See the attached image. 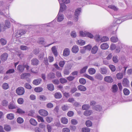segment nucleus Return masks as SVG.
Returning a JSON list of instances; mask_svg holds the SVG:
<instances>
[{
    "label": "nucleus",
    "mask_w": 132,
    "mask_h": 132,
    "mask_svg": "<svg viewBox=\"0 0 132 132\" xmlns=\"http://www.w3.org/2000/svg\"><path fill=\"white\" fill-rule=\"evenodd\" d=\"M30 74L27 73H24L21 76V78L22 79H26L27 81L28 82L30 81V79L29 78L30 76Z\"/></svg>",
    "instance_id": "1"
},
{
    "label": "nucleus",
    "mask_w": 132,
    "mask_h": 132,
    "mask_svg": "<svg viewBox=\"0 0 132 132\" xmlns=\"http://www.w3.org/2000/svg\"><path fill=\"white\" fill-rule=\"evenodd\" d=\"M16 91L17 94L19 95H23L25 92L24 88L22 87H20L18 88Z\"/></svg>",
    "instance_id": "2"
},
{
    "label": "nucleus",
    "mask_w": 132,
    "mask_h": 132,
    "mask_svg": "<svg viewBox=\"0 0 132 132\" xmlns=\"http://www.w3.org/2000/svg\"><path fill=\"white\" fill-rule=\"evenodd\" d=\"M81 9L79 8L76 9L75 12V18L74 19L76 21H77L78 19V16L81 12Z\"/></svg>",
    "instance_id": "3"
},
{
    "label": "nucleus",
    "mask_w": 132,
    "mask_h": 132,
    "mask_svg": "<svg viewBox=\"0 0 132 132\" xmlns=\"http://www.w3.org/2000/svg\"><path fill=\"white\" fill-rule=\"evenodd\" d=\"M122 84L123 86L128 87L129 85V82L127 78H125L123 79Z\"/></svg>",
    "instance_id": "4"
},
{
    "label": "nucleus",
    "mask_w": 132,
    "mask_h": 132,
    "mask_svg": "<svg viewBox=\"0 0 132 132\" xmlns=\"http://www.w3.org/2000/svg\"><path fill=\"white\" fill-rule=\"evenodd\" d=\"M60 9L59 12L61 13L67 9V6L64 4H60Z\"/></svg>",
    "instance_id": "5"
},
{
    "label": "nucleus",
    "mask_w": 132,
    "mask_h": 132,
    "mask_svg": "<svg viewBox=\"0 0 132 132\" xmlns=\"http://www.w3.org/2000/svg\"><path fill=\"white\" fill-rule=\"evenodd\" d=\"M79 36L82 37H88L90 38H93V35L92 34H80Z\"/></svg>",
    "instance_id": "6"
},
{
    "label": "nucleus",
    "mask_w": 132,
    "mask_h": 132,
    "mask_svg": "<svg viewBox=\"0 0 132 132\" xmlns=\"http://www.w3.org/2000/svg\"><path fill=\"white\" fill-rule=\"evenodd\" d=\"M17 106L13 102H11L8 106V108L10 109H16Z\"/></svg>",
    "instance_id": "7"
},
{
    "label": "nucleus",
    "mask_w": 132,
    "mask_h": 132,
    "mask_svg": "<svg viewBox=\"0 0 132 132\" xmlns=\"http://www.w3.org/2000/svg\"><path fill=\"white\" fill-rule=\"evenodd\" d=\"M95 78L99 80H102L103 79L102 75L100 73H96L95 76Z\"/></svg>",
    "instance_id": "8"
},
{
    "label": "nucleus",
    "mask_w": 132,
    "mask_h": 132,
    "mask_svg": "<svg viewBox=\"0 0 132 132\" xmlns=\"http://www.w3.org/2000/svg\"><path fill=\"white\" fill-rule=\"evenodd\" d=\"M39 112L40 115L43 116H46L48 114V113L46 111L43 109L40 110Z\"/></svg>",
    "instance_id": "9"
},
{
    "label": "nucleus",
    "mask_w": 132,
    "mask_h": 132,
    "mask_svg": "<svg viewBox=\"0 0 132 132\" xmlns=\"http://www.w3.org/2000/svg\"><path fill=\"white\" fill-rule=\"evenodd\" d=\"M105 81L109 83H111L113 81V79L110 76H106L104 78Z\"/></svg>",
    "instance_id": "10"
},
{
    "label": "nucleus",
    "mask_w": 132,
    "mask_h": 132,
    "mask_svg": "<svg viewBox=\"0 0 132 132\" xmlns=\"http://www.w3.org/2000/svg\"><path fill=\"white\" fill-rule=\"evenodd\" d=\"M70 53L69 49L68 48H66L64 50L63 55L65 56H67L69 55Z\"/></svg>",
    "instance_id": "11"
},
{
    "label": "nucleus",
    "mask_w": 132,
    "mask_h": 132,
    "mask_svg": "<svg viewBox=\"0 0 132 132\" xmlns=\"http://www.w3.org/2000/svg\"><path fill=\"white\" fill-rule=\"evenodd\" d=\"M70 66H69L67 67L64 71V73L65 75H68L70 73V70L71 69Z\"/></svg>",
    "instance_id": "12"
},
{
    "label": "nucleus",
    "mask_w": 132,
    "mask_h": 132,
    "mask_svg": "<svg viewBox=\"0 0 132 132\" xmlns=\"http://www.w3.org/2000/svg\"><path fill=\"white\" fill-rule=\"evenodd\" d=\"M92 109L97 111H100L102 110V107L99 105H97L92 107Z\"/></svg>",
    "instance_id": "13"
},
{
    "label": "nucleus",
    "mask_w": 132,
    "mask_h": 132,
    "mask_svg": "<svg viewBox=\"0 0 132 132\" xmlns=\"http://www.w3.org/2000/svg\"><path fill=\"white\" fill-rule=\"evenodd\" d=\"M71 51L74 53H76L79 51V48L78 46L77 45L73 46L72 48Z\"/></svg>",
    "instance_id": "14"
},
{
    "label": "nucleus",
    "mask_w": 132,
    "mask_h": 132,
    "mask_svg": "<svg viewBox=\"0 0 132 132\" xmlns=\"http://www.w3.org/2000/svg\"><path fill=\"white\" fill-rule=\"evenodd\" d=\"M25 67L24 65L20 64L17 67V70L19 71L22 72L24 70Z\"/></svg>",
    "instance_id": "15"
},
{
    "label": "nucleus",
    "mask_w": 132,
    "mask_h": 132,
    "mask_svg": "<svg viewBox=\"0 0 132 132\" xmlns=\"http://www.w3.org/2000/svg\"><path fill=\"white\" fill-rule=\"evenodd\" d=\"M51 50L54 56L56 57L57 56V52L56 47H53L51 48Z\"/></svg>",
    "instance_id": "16"
},
{
    "label": "nucleus",
    "mask_w": 132,
    "mask_h": 132,
    "mask_svg": "<svg viewBox=\"0 0 132 132\" xmlns=\"http://www.w3.org/2000/svg\"><path fill=\"white\" fill-rule=\"evenodd\" d=\"M100 72L102 74H106L107 73V69L105 67H103L100 68Z\"/></svg>",
    "instance_id": "17"
},
{
    "label": "nucleus",
    "mask_w": 132,
    "mask_h": 132,
    "mask_svg": "<svg viewBox=\"0 0 132 132\" xmlns=\"http://www.w3.org/2000/svg\"><path fill=\"white\" fill-rule=\"evenodd\" d=\"M7 54L6 53H5L1 55V59L3 61H5L7 60Z\"/></svg>",
    "instance_id": "18"
},
{
    "label": "nucleus",
    "mask_w": 132,
    "mask_h": 132,
    "mask_svg": "<svg viewBox=\"0 0 132 132\" xmlns=\"http://www.w3.org/2000/svg\"><path fill=\"white\" fill-rule=\"evenodd\" d=\"M64 19L63 16V15L60 14V13H59L57 15V21L60 22L62 21Z\"/></svg>",
    "instance_id": "19"
},
{
    "label": "nucleus",
    "mask_w": 132,
    "mask_h": 132,
    "mask_svg": "<svg viewBox=\"0 0 132 132\" xmlns=\"http://www.w3.org/2000/svg\"><path fill=\"white\" fill-rule=\"evenodd\" d=\"M42 81V79L40 78L35 79L33 81V84L35 85H37L40 84Z\"/></svg>",
    "instance_id": "20"
},
{
    "label": "nucleus",
    "mask_w": 132,
    "mask_h": 132,
    "mask_svg": "<svg viewBox=\"0 0 132 132\" xmlns=\"http://www.w3.org/2000/svg\"><path fill=\"white\" fill-rule=\"evenodd\" d=\"M78 89L81 91H85L86 90V88L84 86L80 85L77 86Z\"/></svg>",
    "instance_id": "21"
},
{
    "label": "nucleus",
    "mask_w": 132,
    "mask_h": 132,
    "mask_svg": "<svg viewBox=\"0 0 132 132\" xmlns=\"http://www.w3.org/2000/svg\"><path fill=\"white\" fill-rule=\"evenodd\" d=\"M109 47L108 45L106 43H103L101 45V48L103 50H106Z\"/></svg>",
    "instance_id": "22"
},
{
    "label": "nucleus",
    "mask_w": 132,
    "mask_h": 132,
    "mask_svg": "<svg viewBox=\"0 0 132 132\" xmlns=\"http://www.w3.org/2000/svg\"><path fill=\"white\" fill-rule=\"evenodd\" d=\"M92 113V110H87L84 112V114L86 116H90Z\"/></svg>",
    "instance_id": "23"
},
{
    "label": "nucleus",
    "mask_w": 132,
    "mask_h": 132,
    "mask_svg": "<svg viewBox=\"0 0 132 132\" xmlns=\"http://www.w3.org/2000/svg\"><path fill=\"white\" fill-rule=\"evenodd\" d=\"M31 63L33 65H37L39 63L38 60L36 58L34 59H32L31 60Z\"/></svg>",
    "instance_id": "24"
},
{
    "label": "nucleus",
    "mask_w": 132,
    "mask_h": 132,
    "mask_svg": "<svg viewBox=\"0 0 132 132\" xmlns=\"http://www.w3.org/2000/svg\"><path fill=\"white\" fill-rule=\"evenodd\" d=\"M94 35H93L94 36V39L96 42H99L100 41V36L98 34H94Z\"/></svg>",
    "instance_id": "25"
},
{
    "label": "nucleus",
    "mask_w": 132,
    "mask_h": 132,
    "mask_svg": "<svg viewBox=\"0 0 132 132\" xmlns=\"http://www.w3.org/2000/svg\"><path fill=\"white\" fill-rule=\"evenodd\" d=\"M88 72L91 75L94 74L96 72L95 69L93 68H90L88 70Z\"/></svg>",
    "instance_id": "26"
},
{
    "label": "nucleus",
    "mask_w": 132,
    "mask_h": 132,
    "mask_svg": "<svg viewBox=\"0 0 132 132\" xmlns=\"http://www.w3.org/2000/svg\"><path fill=\"white\" fill-rule=\"evenodd\" d=\"M29 122L32 125L36 126L37 124V122L34 119L31 118L29 120Z\"/></svg>",
    "instance_id": "27"
},
{
    "label": "nucleus",
    "mask_w": 132,
    "mask_h": 132,
    "mask_svg": "<svg viewBox=\"0 0 132 132\" xmlns=\"http://www.w3.org/2000/svg\"><path fill=\"white\" fill-rule=\"evenodd\" d=\"M110 9L113 10L115 11H117L118 10V8L116 6L113 5H110L108 6Z\"/></svg>",
    "instance_id": "28"
},
{
    "label": "nucleus",
    "mask_w": 132,
    "mask_h": 132,
    "mask_svg": "<svg viewBox=\"0 0 132 132\" xmlns=\"http://www.w3.org/2000/svg\"><path fill=\"white\" fill-rule=\"evenodd\" d=\"M61 122L64 124H67L68 122V119L65 117H62L61 119Z\"/></svg>",
    "instance_id": "29"
},
{
    "label": "nucleus",
    "mask_w": 132,
    "mask_h": 132,
    "mask_svg": "<svg viewBox=\"0 0 132 132\" xmlns=\"http://www.w3.org/2000/svg\"><path fill=\"white\" fill-rule=\"evenodd\" d=\"M109 40L108 37L107 36H104L100 39V41L102 42H105L108 41Z\"/></svg>",
    "instance_id": "30"
},
{
    "label": "nucleus",
    "mask_w": 132,
    "mask_h": 132,
    "mask_svg": "<svg viewBox=\"0 0 132 132\" xmlns=\"http://www.w3.org/2000/svg\"><path fill=\"white\" fill-rule=\"evenodd\" d=\"M54 97L56 98L59 99L62 97V96L60 93L56 92L54 94Z\"/></svg>",
    "instance_id": "31"
},
{
    "label": "nucleus",
    "mask_w": 132,
    "mask_h": 132,
    "mask_svg": "<svg viewBox=\"0 0 132 132\" xmlns=\"http://www.w3.org/2000/svg\"><path fill=\"white\" fill-rule=\"evenodd\" d=\"M98 48L97 46H95L93 47L91 50L92 53L93 54H95L96 53Z\"/></svg>",
    "instance_id": "32"
},
{
    "label": "nucleus",
    "mask_w": 132,
    "mask_h": 132,
    "mask_svg": "<svg viewBox=\"0 0 132 132\" xmlns=\"http://www.w3.org/2000/svg\"><path fill=\"white\" fill-rule=\"evenodd\" d=\"M85 43L84 40H78L77 44L80 46H82L84 45Z\"/></svg>",
    "instance_id": "33"
},
{
    "label": "nucleus",
    "mask_w": 132,
    "mask_h": 132,
    "mask_svg": "<svg viewBox=\"0 0 132 132\" xmlns=\"http://www.w3.org/2000/svg\"><path fill=\"white\" fill-rule=\"evenodd\" d=\"M111 42L113 43H116L118 42V39L116 36H113L110 39Z\"/></svg>",
    "instance_id": "34"
},
{
    "label": "nucleus",
    "mask_w": 132,
    "mask_h": 132,
    "mask_svg": "<svg viewBox=\"0 0 132 132\" xmlns=\"http://www.w3.org/2000/svg\"><path fill=\"white\" fill-rule=\"evenodd\" d=\"M84 76L92 81H93L94 80V79L92 77L87 74H84Z\"/></svg>",
    "instance_id": "35"
},
{
    "label": "nucleus",
    "mask_w": 132,
    "mask_h": 132,
    "mask_svg": "<svg viewBox=\"0 0 132 132\" xmlns=\"http://www.w3.org/2000/svg\"><path fill=\"white\" fill-rule=\"evenodd\" d=\"M123 76V74L121 73H118L116 75L117 79L119 80L121 79L122 78Z\"/></svg>",
    "instance_id": "36"
},
{
    "label": "nucleus",
    "mask_w": 132,
    "mask_h": 132,
    "mask_svg": "<svg viewBox=\"0 0 132 132\" xmlns=\"http://www.w3.org/2000/svg\"><path fill=\"white\" fill-rule=\"evenodd\" d=\"M5 26L4 27V28L5 27H7V28H9L10 26V21L7 20H5Z\"/></svg>",
    "instance_id": "37"
},
{
    "label": "nucleus",
    "mask_w": 132,
    "mask_h": 132,
    "mask_svg": "<svg viewBox=\"0 0 132 132\" xmlns=\"http://www.w3.org/2000/svg\"><path fill=\"white\" fill-rule=\"evenodd\" d=\"M7 118L9 119H12L14 118V114L12 113L8 114L7 116Z\"/></svg>",
    "instance_id": "38"
},
{
    "label": "nucleus",
    "mask_w": 132,
    "mask_h": 132,
    "mask_svg": "<svg viewBox=\"0 0 132 132\" xmlns=\"http://www.w3.org/2000/svg\"><path fill=\"white\" fill-rule=\"evenodd\" d=\"M43 90V88L40 87L35 88L34 89V91L36 92H40Z\"/></svg>",
    "instance_id": "39"
},
{
    "label": "nucleus",
    "mask_w": 132,
    "mask_h": 132,
    "mask_svg": "<svg viewBox=\"0 0 132 132\" xmlns=\"http://www.w3.org/2000/svg\"><path fill=\"white\" fill-rule=\"evenodd\" d=\"M2 87L3 89L6 90L9 88V85L7 83H5L3 84Z\"/></svg>",
    "instance_id": "40"
},
{
    "label": "nucleus",
    "mask_w": 132,
    "mask_h": 132,
    "mask_svg": "<svg viewBox=\"0 0 132 132\" xmlns=\"http://www.w3.org/2000/svg\"><path fill=\"white\" fill-rule=\"evenodd\" d=\"M88 67V66H86L84 67L82 69H81L80 71V73L82 74L85 73L86 69H87Z\"/></svg>",
    "instance_id": "41"
},
{
    "label": "nucleus",
    "mask_w": 132,
    "mask_h": 132,
    "mask_svg": "<svg viewBox=\"0 0 132 132\" xmlns=\"http://www.w3.org/2000/svg\"><path fill=\"white\" fill-rule=\"evenodd\" d=\"M79 82L82 84L84 85L86 82L85 79L83 78H81L79 79Z\"/></svg>",
    "instance_id": "42"
},
{
    "label": "nucleus",
    "mask_w": 132,
    "mask_h": 132,
    "mask_svg": "<svg viewBox=\"0 0 132 132\" xmlns=\"http://www.w3.org/2000/svg\"><path fill=\"white\" fill-rule=\"evenodd\" d=\"M90 131V129L88 128H83L81 129L82 132H89Z\"/></svg>",
    "instance_id": "43"
},
{
    "label": "nucleus",
    "mask_w": 132,
    "mask_h": 132,
    "mask_svg": "<svg viewBox=\"0 0 132 132\" xmlns=\"http://www.w3.org/2000/svg\"><path fill=\"white\" fill-rule=\"evenodd\" d=\"M112 89L113 92L114 93L116 92L118 89V88L117 86L116 85H113V86Z\"/></svg>",
    "instance_id": "44"
},
{
    "label": "nucleus",
    "mask_w": 132,
    "mask_h": 132,
    "mask_svg": "<svg viewBox=\"0 0 132 132\" xmlns=\"http://www.w3.org/2000/svg\"><path fill=\"white\" fill-rule=\"evenodd\" d=\"M90 108L89 105V104L83 105L82 106V109L83 110H86L89 109Z\"/></svg>",
    "instance_id": "45"
},
{
    "label": "nucleus",
    "mask_w": 132,
    "mask_h": 132,
    "mask_svg": "<svg viewBox=\"0 0 132 132\" xmlns=\"http://www.w3.org/2000/svg\"><path fill=\"white\" fill-rule=\"evenodd\" d=\"M61 108L63 111H65L69 109V107L67 105H63L61 106Z\"/></svg>",
    "instance_id": "46"
},
{
    "label": "nucleus",
    "mask_w": 132,
    "mask_h": 132,
    "mask_svg": "<svg viewBox=\"0 0 132 132\" xmlns=\"http://www.w3.org/2000/svg\"><path fill=\"white\" fill-rule=\"evenodd\" d=\"M15 71L14 69H10L7 70L6 72V74L12 73L14 72Z\"/></svg>",
    "instance_id": "47"
},
{
    "label": "nucleus",
    "mask_w": 132,
    "mask_h": 132,
    "mask_svg": "<svg viewBox=\"0 0 132 132\" xmlns=\"http://www.w3.org/2000/svg\"><path fill=\"white\" fill-rule=\"evenodd\" d=\"M92 123L90 120H87L86 121V124L88 127L91 126L92 125Z\"/></svg>",
    "instance_id": "48"
},
{
    "label": "nucleus",
    "mask_w": 132,
    "mask_h": 132,
    "mask_svg": "<svg viewBox=\"0 0 132 132\" xmlns=\"http://www.w3.org/2000/svg\"><path fill=\"white\" fill-rule=\"evenodd\" d=\"M4 128L6 131H10L11 129L10 126L7 125H5Z\"/></svg>",
    "instance_id": "49"
},
{
    "label": "nucleus",
    "mask_w": 132,
    "mask_h": 132,
    "mask_svg": "<svg viewBox=\"0 0 132 132\" xmlns=\"http://www.w3.org/2000/svg\"><path fill=\"white\" fill-rule=\"evenodd\" d=\"M17 122L19 123H21L23 122V119L21 117L18 118L17 119Z\"/></svg>",
    "instance_id": "50"
},
{
    "label": "nucleus",
    "mask_w": 132,
    "mask_h": 132,
    "mask_svg": "<svg viewBox=\"0 0 132 132\" xmlns=\"http://www.w3.org/2000/svg\"><path fill=\"white\" fill-rule=\"evenodd\" d=\"M0 41L1 45H5L7 43L6 40L3 38H1V39Z\"/></svg>",
    "instance_id": "51"
},
{
    "label": "nucleus",
    "mask_w": 132,
    "mask_h": 132,
    "mask_svg": "<svg viewBox=\"0 0 132 132\" xmlns=\"http://www.w3.org/2000/svg\"><path fill=\"white\" fill-rule=\"evenodd\" d=\"M118 57L117 56H113L112 58L113 60V62L115 63H117L118 62Z\"/></svg>",
    "instance_id": "52"
},
{
    "label": "nucleus",
    "mask_w": 132,
    "mask_h": 132,
    "mask_svg": "<svg viewBox=\"0 0 132 132\" xmlns=\"http://www.w3.org/2000/svg\"><path fill=\"white\" fill-rule=\"evenodd\" d=\"M17 102L19 104H21L23 103L24 102V100L22 98H20L18 99Z\"/></svg>",
    "instance_id": "53"
},
{
    "label": "nucleus",
    "mask_w": 132,
    "mask_h": 132,
    "mask_svg": "<svg viewBox=\"0 0 132 132\" xmlns=\"http://www.w3.org/2000/svg\"><path fill=\"white\" fill-rule=\"evenodd\" d=\"M123 92L124 94L125 95H128L129 93V90L126 88H125L123 89Z\"/></svg>",
    "instance_id": "54"
},
{
    "label": "nucleus",
    "mask_w": 132,
    "mask_h": 132,
    "mask_svg": "<svg viewBox=\"0 0 132 132\" xmlns=\"http://www.w3.org/2000/svg\"><path fill=\"white\" fill-rule=\"evenodd\" d=\"M109 67L112 71L114 72L116 70V68L114 65H109Z\"/></svg>",
    "instance_id": "55"
},
{
    "label": "nucleus",
    "mask_w": 132,
    "mask_h": 132,
    "mask_svg": "<svg viewBox=\"0 0 132 132\" xmlns=\"http://www.w3.org/2000/svg\"><path fill=\"white\" fill-rule=\"evenodd\" d=\"M92 47L90 45H88L84 47V49L86 50H90L92 48Z\"/></svg>",
    "instance_id": "56"
},
{
    "label": "nucleus",
    "mask_w": 132,
    "mask_h": 132,
    "mask_svg": "<svg viewBox=\"0 0 132 132\" xmlns=\"http://www.w3.org/2000/svg\"><path fill=\"white\" fill-rule=\"evenodd\" d=\"M60 82L62 84H64L67 82V79L63 78H61L60 79Z\"/></svg>",
    "instance_id": "57"
},
{
    "label": "nucleus",
    "mask_w": 132,
    "mask_h": 132,
    "mask_svg": "<svg viewBox=\"0 0 132 132\" xmlns=\"http://www.w3.org/2000/svg\"><path fill=\"white\" fill-rule=\"evenodd\" d=\"M24 87L28 89H31L32 88L31 86L27 83H26L25 84Z\"/></svg>",
    "instance_id": "58"
},
{
    "label": "nucleus",
    "mask_w": 132,
    "mask_h": 132,
    "mask_svg": "<svg viewBox=\"0 0 132 132\" xmlns=\"http://www.w3.org/2000/svg\"><path fill=\"white\" fill-rule=\"evenodd\" d=\"M65 63L64 61H60L59 63V64L60 67L62 68L63 67Z\"/></svg>",
    "instance_id": "59"
},
{
    "label": "nucleus",
    "mask_w": 132,
    "mask_h": 132,
    "mask_svg": "<svg viewBox=\"0 0 132 132\" xmlns=\"http://www.w3.org/2000/svg\"><path fill=\"white\" fill-rule=\"evenodd\" d=\"M37 118L39 122H44V120L43 118L40 116H37Z\"/></svg>",
    "instance_id": "60"
},
{
    "label": "nucleus",
    "mask_w": 132,
    "mask_h": 132,
    "mask_svg": "<svg viewBox=\"0 0 132 132\" xmlns=\"http://www.w3.org/2000/svg\"><path fill=\"white\" fill-rule=\"evenodd\" d=\"M17 112L19 114H23L25 113V112L19 108L17 109Z\"/></svg>",
    "instance_id": "61"
},
{
    "label": "nucleus",
    "mask_w": 132,
    "mask_h": 132,
    "mask_svg": "<svg viewBox=\"0 0 132 132\" xmlns=\"http://www.w3.org/2000/svg\"><path fill=\"white\" fill-rule=\"evenodd\" d=\"M8 102L5 100H3L2 103V105L4 106H6L8 105Z\"/></svg>",
    "instance_id": "62"
},
{
    "label": "nucleus",
    "mask_w": 132,
    "mask_h": 132,
    "mask_svg": "<svg viewBox=\"0 0 132 132\" xmlns=\"http://www.w3.org/2000/svg\"><path fill=\"white\" fill-rule=\"evenodd\" d=\"M20 48L21 50H28V48L26 46L22 45L20 46Z\"/></svg>",
    "instance_id": "63"
},
{
    "label": "nucleus",
    "mask_w": 132,
    "mask_h": 132,
    "mask_svg": "<svg viewBox=\"0 0 132 132\" xmlns=\"http://www.w3.org/2000/svg\"><path fill=\"white\" fill-rule=\"evenodd\" d=\"M70 129L68 128H63L62 130V132H70Z\"/></svg>",
    "instance_id": "64"
}]
</instances>
